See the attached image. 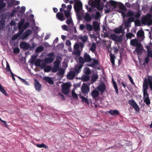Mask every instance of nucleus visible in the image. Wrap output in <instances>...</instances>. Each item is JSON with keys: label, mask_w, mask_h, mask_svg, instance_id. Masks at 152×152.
I'll return each instance as SVG.
<instances>
[{"label": "nucleus", "mask_w": 152, "mask_h": 152, "mask_svg": "<svg viewBox=\"0 0 152 152\" xmlns=\"http://www.w3.org/2000/svg\"><path fill=\"white\" fill-rule=\"evenodd\" d=\"M100 0H89L88 4L92 7H96L99 10H102L103 9V7L101 5Z\"/></svg>", "instance_id": "nucleus-1"}, {"label": "nucleus", "mask_w": 152, "mask_h": 152, "mask_svg": "<svg viewBox=\"0 0 152 152\" xmlns=\"http://www.w3.org/2000/svg\"><path fill=\"white\" fill-rule=\"evenodd\" d=\"M142 88L144 99H145L149 98V94L147 91V90L148 88V86L147 80L146 78H145L144 80Z\"/></svg>", "instance_id": "nucleus-2"}, {"label": "nucleus", "mask_w": 152, "mask_h": 152, "mask_svg": "<svg viewBox=\"0 0 152 152\" xmlns=\"http://www.w3.org/2000/svg\"><path fill=\"white\" fill-rule=\"evenodd\" d=\"M71 86L70 84L68 82L63 83L62 86V92L65 95L68 94L69 92Z\"/></svg>", "instance_id": "nucleus-3"}, {"label": "nucleus", "mask_w": 152, "mask_h": 152, "mask_svg": "<svg viewBox=\"0 0 152 152\" xmlns=\"http://www.w3.org/2000/svg\"><path fill=\"white\" fill-rule=\"evenodd\" d=\"M83 5L81 1L77 2L75 4L74 8L77 14L79 13L82 8Z\"/></svg>", "instance_id": "nucleus-4"}, {"label": "nucleus", "mask_w": 152, "mask_h": 152, "mask_svg": "<svg viewBox=\"0 0 152 152\" xmlns=\"http://www.w3.org/2000/svg\"><path fill=\"white\" fill-rule=\"evenodd\" d=\"M81 91L83 94H88L90 91L89 86L86 83H83L81 88Z\"/></svg>", "instance_id": "nucleus-5"}, {"label": "nucleus", "mask_w": 152, "mask_h": 152, "mask_svg": "<svg viewBox=\"0 0 152 152\" xmlns=\"http://www.w3.org/2000/svg\"><path fill=\"white\" fill-rule=\"evenodd\" d=\"M129 104L131 106H132L135 110L138 112L140 111V108L137 104L133 99H132L129 101Z\"/></svg>", "instance_id": "nucleus-6"}, {"label": "nucleus", "mask_w": 152, "mask_h": 152, "mask_svg": "<svg viewBox=\"0 0 152 152\" xmlns=\"http://www.w3.org/2000/svg\"><path fill=\"white\" fill-rule=\"evenodd\" d=\"M141 21L142 23H147L148 26L152 25V19L148 18L146 17H144L142 18Z\"/></svg>", "instance_id": "nucleus-7"}, {"label": "nucleus", "mask_w": 152, "mask_h": 152, "mask_svg": "<svg viewBox=\"0 0 152 152\" xmlns=\"http://www.w3.org/2000/svg\"><path fill=\"white\" fill-rule=\"evenodd\" d=\"M31 33L32 31L31 30H27L20 37V39H24L28 37Z\"/></svg>", "instance_id": "nucleus-8"}, {"label": "nucleus", "mask_w": 152, "mask_h": 152, "mask_svg": "<svg viewBox=\"0 0 152 152\" xmlns=\"http://www.w3.org/2000/svg\"><path fill=\"white\" fill-rule=\"evenodd\" d=\"M34 84L35 89L38 92H40L41 90L42 86L36 79L34 80Z\"/></svg>", "instance_id": "nucleus-9"}, {"label": "nucleus", "mask_w": 152, "mask_h": 152, "mask_svg": "<svg viewBox=\"0 0 152 152\" xmlns=\"http://www.w3.org/2000/svg\"><path fill=\"white\" fill-rule=\"evenodd\" d=\"M20 48L25 50H28L31 48L30 45L25 42H21L20 44Z\"/></svg>", "instance_id": "nucleus-10"}, {"label": "nucleus", "mask_w": 152, "mask_h": 152, "mask_svg": "<svg viewBox=\"0 0 152 152\" xmlns=\"http://www.w3.org/2000/svg\"><path fill=\"white\" fill-rule=\"evenodd\" d=\"M109 4H110L111 6H113L114 8L117 7L118 4L117 2L113 0H110L109 1L107 2L105 7H107V6L109 5Z\"/></svg>", "instance_id": "nucleus-11"}, {"label": "nucleus", "mask_w": 152, "mask_h": 152, "mask_svg": "<svg viewBox=\"0 0 152 152\" xmlns=\"http://www.w3.org/2000/svg\"><path fill=\"white\" fill-rule=\"evenodd\" d=\"M83 64H77L74 67L75 72L77 74L79 73L81 71V69L83 66Z\"/></svg>", "instance_id": "nucleus-12"}, {"label": "nucleus", "mask_w": 152, "mask_h": 152, "mask_svg": "<svg viewBox=\"0 0 152 152\" xmlns=\"http://www.w3.org/2000/svg\"><path fill=\"white\" fill-rule=\"evenodd\" d=\"M130 44L133 46L136 47L138 46H142L141 44L139 42L138 40L136 39H132L130 41Z\"/></svg>", "instance_id": "nucleus-13"}, {"label": "nucleus", "mask_w": 152, "mask_h": 152, "mask_svg": "<svg viewBox=\"0 0 152 152\" xmlns=\"http://www.w3.org/2000/svg\"><path fill=\"white\" fill-rule=\"evenodd\" d=\"M56 18L61 21H63L65 20V18H64L63 13L60 12H58L56 14Z\"/></svg>", "instance_id": "nucleus-14"}, {"label": "nucleus", "mask_w": 152, "mask_h": 152, "mask_svg": "<svg viewBox=\"0 0 152 152\" xmlns=\"http://www.w3.org/2000/svg\"><path fill=\"white\" fill-rule=\"evenodd\" d=\"M83 58L85 62H89L92 61V58L87 53H85L84 55Z\"/></svg>", "instance_id": "nucleus-15"}, {"label": "nucleus", "mask_w": 152, "mask_h": 152, "mask_svg": "<svg viewBox=\"0 0 152 152\" xmlns=\"http://www.w3.org/2000/svg\"><path fill=\"white\" fill-rule=\"evenodd\" d=\"M94 30L95 31H98L100 28V26L98 24V22L96 21H94L93 23Z\"/></svg>", "instance_id": "nucleus-16"}, {"label": "nucleus", "mask_w": 152, "mask_h": 152, "mask_svg": "<svg viewBox=\"0 0 152 152\" xmlns=\"http://www.w3.org/2000/svg\"><path fill=\"white\" fill-rule=\"evenodd\" d=\"M75 75L76 73L75 72L70 71L67 74V77L68 79L72 80L75 76Z\"/></svg>", "instance_id": "nucleus-17"}, {"label": "nucleus", "mask_w": 152, "mask_h": 152, "mask_svg": "<svg viewBox=\"0 0 152 152\" xmlns=\"http://www.w3.org/2000/svg\"><path fill=\"white\" fill-rule=\"evenodd\" d=\"M108 113L111 115L113 116H116L119 115V111L117 110H111L108 111Z\"/></svg>", "instance_id": "nucleus-18"}, {"label": "nucleus", "mask_w": 152, "mask_h": 152, "mask_svg": "<svg viewBox=\"0 0 152 152\" xmlns=\"http://www.w3.org/2000/svg\"><path fill=\"white\" fill-rule=\"evenodd\" d=\"M97 88L100 91L103 92L106 89L105 85L103 83H101L98 86Z\"/></svg>", "instance_id": "nucleus-19"}, {"label": "nucleus", "mask_w": 152, "mask_h": 152, "mask_svg": "<svg viewBox=\"0 0 152 152\" xmlns=\"http://www.w3.org/2000/svg\"><path fill=\"white\" fill-rule=\"evenodd\" d=\"M148 84L149 87L152 91V76L150 75L148 76L147 79Z\"/></svg>", "instance_id": "nucleus-20"}, {"label": "nucleus", "mask_w": 152, "mask_h": 152, "mask_svg": "<svg viewBox=\"0 0 152 152\" xmlns=\"http://www.w3.org/2000/svg\"><path fill=\"white\" fill-rule=\"evenodd\" d=\"M117 3L118 4L117 7H118L120 10L125 12L127 11V9L126 8L123 4L121 2L118 3L117 2Z\"/></svg>", "instance_id": "nucleus-21"}, {"label": "nucleus", "mask_w": 152, "mask_h": 152, "mask_svg": "<svg viewBox=\"0 0 152 152\" xmlns=\"http://www.w3.org/2000/svg\"><path fill=\"white\" fill-rule=\"evenodd\" d=\"M99 94V91L96 90H93L91 92V95L94 99L98 97Z\"/></svg>", "instance_id": "nucleus-22"}, {"label": "nucleus", "mask_w": 152, "mask_h": 152, "mask_svg": "<svg viewBox=\"0 0 152 152\" xmlns=\"http://www.w3.org/2000/svg\"><path fill=\"white\" fill-rule=\"evenodd\" d=\"M109 56L110 57V61L113 66H114L115 65V59L116 58L114 54H112L111 53L109 54Z\"/></svg>", "instance_id": "nucleus-23"}, {"label": "nucleus", "mask_w": 152, "mask_h": 152, "mask_svg": "<svg viewBox=\"0 0 152 152\" xmlns=\"http://www.w3.org/2000/svg\"><path fill=\"white\" fill-rule=\"evenodd\" d=\"M96 44L94 43H93L91 46L89 50L93 53H94L96 52Z\"/></svg>", "instance_id": "nucleus-24"}, {"label": "nucleus", "mask_w": 152, "mask_h": 152, "mask_svg": "<svg viewBox=\"0 0 152 152\" xmlns=\"http://www.w3.org/2000/svg\"><path fill=\"white\" fill-rule=\"evenodd\" d=\"M144 32L142 30H139L137 34V37H142L144 36Z\"/></svg>", "instance_id": "nucleus-25"}, {"label": "nucleus", "mask_w": 152, "mask_h": 152, "mask_svg": "<svg viewBox=\"0 0 152 152\" xmlns=\"http://www.w3.org/2000/svg\"><path fill=\"white\" fill-rule=\"evenodd\" d=\"M146 48L148 51V56L152 58V53L150 46L148 45L147 46Z\"/></svg>", "instance_id": "nucleus-26"}, {"label": "nucleus", "mask_w": 152, "mask_h": 152, "mask_svg": "<svg viewBox=\"0 0 152 152\" xmlns=\"http://www.w3.org/2000/svg\"><path fill=\"white\" fill-rule=\"evenodd\" d=\"M44 79L46 82L51 84H53V82L51 78L49 77H46L44 78Z\"/></svg>", "instance_id": "nucleus-27"}, {"label": "nucleus", "mask_w": 152, "mask_h": 152, "mask_svg": "<svg viewBox=\"0 0 152 152\" xmlns=\"http://www.w3.org/2000/svg\"><path fill=\"white\" fill-rule=\"evenodd\" d=\"M77 63H80V64H83V65L85 62L84 58L81 56H80L77 59Z\"/></svg>", "instance_id": "nucleus-28"}, {"label": "nucleus", "mask_w": 152, "mask_h": 152, "mask_svg": "<svg viewBox=\"0 0 152 152\" xmlns=\"http://www.w3.org/2000/svg\"><path fill=\"white\" fill-rule=\"evenodd\" d=\"M122 30V27L121 26H120L119 28H115L114 32L116 34H120Z\"/></svg>", "instance_id": "nucleus-29"}, {"label": "nucleus", "mask_w": 152, "mask_h": 152, "mask_svg": "<svg viewBox=\"0 0 152 152\" xmlns=\"http://www.w3.org/2000/svg\"><path fill=\"white\" fill-rule=\"evenodd\" d=\"M84 18L86 22L90 21L91 19V18L90 15L88 13H86L84 16Z\"/></svg>", "instance_id": "nucleus-30"}, {"label": "nucleus", "mask_w": 152, "mask_h": 152, "mask_svg": "<svg viewBox=\"0 0 152 152\" xmlns=\"http://www.w3.org/2000/svg\"><path fill=\"white\" fill-rule=\"evenodd\" d=\"M132 7L134 10H138L140 8V5L137 2L136 3L132 4Z\"/></svg>", "instance_id": "nucleus-31"}, {"label": "nucleus", "mask_w": 152, "mask_h": 152, "mask_svg": "<svg viewBox=\"0 0 152 152\" xmlns=\"http://www.w3.org/2000/svg\"><path fill=\"white\" fill-rule=\"evenodd\" d=\"M54 60L52 57H48L44 59V61L46 63H52Z\"/></svg>", "instance_id": "nucleus-32"}, {"label": "nucleus", "mask_w": 152, "mask_h": 152, "mask_svg": "<svg viewBox=\"0 0 152 152\" xmlns=\"http://www.w3.org/2000/svg\"><path fill=\"white\" fill-rule=\"evenodd\" d=\"M0 91L3 94L5 95L6 96H8V94L7 93L6 90L4 88V87L2 86L1 83H0Z\"/></svg>", "instance_id": "nucleus-33"}, {"label": "nucleus", "mask_w": 152, "mask_h": 152, "mask_svg": "<svg viewBox=\"0 0 152 152\" xmlns=\"http://www.w3.org/2000/svg\"><path fill=\"white\" fill-rule=\"evenodd\" d=\"M79 96L80 98L81 99L82 102H84L86 103H88V102L87 98L81 96V94H80L79 95Z\"/></svg>", "instance_id": "nucleus-34"}, {"label": "nucleus", "mask_w": 152, "mask_h": 152, "mask_svg": "<svg viewBox=\"0 0 152 152\" xmlns=\"http://www.w3.org/2000/svg\"><path fill=\"white\" fill-rule=\"evenodd\" d=\"M88 37L86 35L81 36L79 37L80 39L83 42H86L88 40Z\"/></svg>", "instance_id": "nucleus-35"}, {"label": "nucleus", "mask_w": 152, "mask_h": 152, "mask_svg": "<svg viewBox=\"0 0 152 152\" xmlns=\"http://www.w3.org/2000/svg\"><path fill=\"white\" fill-rule=\"evenodd\" d=\"M25 20L24 19H22L19 22L18 24V28L20 29L22 28L25 22Z\"/></svg>", "instance_id": "nucleus-36"}, {"label": "nucleus", "mask_w": 152, "mask_h": 152, "mask_svg": "<svg viewBox=\"0 0 152 152\" xmlns=\"http://www.w3.org/2000/svg\"><path fill=\"white\" fill-rule=\"evenodd\" d=\"M112 81H113V86L115 89V92L116 94H118V86L117 85L116 82L114 81L113 79H112Z\"/></svg>", "instance_id": "nucleus-37"}, {"label": "nucleus", "mask_w": 152, "mask_h": 152, "mask_svg": "<svg viewBox=\"0 0 152 152\" xmlns=\"http://www.w3.org/2000/svg\"><path fill=\"white\" fill-rule=\"evenodd\" d=\"M84 73L86 75H89L91 73V71L88 67H86L85 68Z\"/></svg>", "instance_id": "nucleus-38"}, {"label": "nucleus", "mask_w": 152, "mask_h": 152, "mask_svg": "<svg viewBox=\"0 0 152 152\" xmlns=\"http://www.w3.org/2000/svg\"><path fill=\"white\" fill-rule=\"evenodd\" d=\"M90 79V77L88 75H84L82 77V80L84 81H88Z\"/></svg>", "instance_id": "nucleus-39"}, {"label": "nucleus", "mask_w": 152, "mask_h": 152, "mask_svg": "<svg viewBox=\"0 0 152 152\" xmlns=\"http://www.w3.org/2000/svg\"><path fill=\"white\" fill-rule=\"evenodd\" d=\"M44 50V47L42 46H40L38 47L36 49V51L37 52H42Z\"/></svg>", "instance_id": "nucleus-40"}, {"label": "nucleus", "mask_w": 152, "mask_h": 152, "mask_svg": "<svg viewBox=\"0 0 152 152\" xmlns=\"http://www.w3.org/2000/svg\"><path fill=\"white\" fill-rule=\"evenodd\" d=\"M122 37L121 35L118 36L117 35L116 39L115 40V41L118 42H121L122 41Z\"/></svg>", "instance_id": "nucleus-41"}, {"label": "nucleus", "mask_w": 152, "mask_h": 152, "mask_svg": "<svg viewBox=\"0 0 152 152\" xmlns=\"http://www.w3.org/2000/svg\"><path fill=\"white\" fill-rule=\"evenodd\" d=\"M93 61V63L92 64V65L90 66H97L99 64V62L97 60H95L94 58L92 59Z\"/></svg>", "instance_id": "nucleus-42"}, {"label": "nucleus", "mask_w": 152, "mask_h": 152, "mask_svg": "<svg viewBox=\"0 0 152 152\" xmlns=\"http://www.w3.org/2000/svg\"><path fill=\"white\" fill-rule=\"evenodd\" d=\"M60 61L59 60H56L54 63V66L58 68H60L59 65L60 64Z\"/></svg>", "instance_id": "nucleus-43"}, {"label": "nucleus", "mask_w": 152, "mask_h": 152, "mask_svg": "<svg viewBox=\"0 0 152 152\" xmlns=\"http://www.w3.org/2000/svg\"><path fill=\"white\" fill-rule=\"evenodd\" d=\"M72 95L74 99H78V97L77 94L75 91L73 90L72 92Z\"/></svg>", "instance_id": "nucleus-44"}, {"label": "nucleus", "mask_w": 152, "mask_h": 152, "mask_svg": "<svg viewBox=\"0 0 152 152\" xmlns=\"http://www.w3.org/2000/svg\"><path fill=\"white\" fill-rule=\"evenodd\" d=\"M126 37L127 39H131L132 37H134V35L132 33L129 32L126 34Z\"/></svg>", "instance_id": "nucleus-45"}, {"label": "nucleus", "mask_w": 152, "mask_h": 152, "mask_svg": "<svg viewBox=\"0 0 152 152\" xmlns=\"http://www.w3.org/2000/svg\"><path fill=\"white\" fill-rule=\"evenodd\" d=\"M58 71L57 73V75H63L65 72L64 70L62 68H61L58 70Z\"/></svg>", "instance_id": "nucleus-46"}, {"label": "nucleus", "mask_w": 152, "mask_h": 152, "mask_svg": "<svg viewBox=\"0 0 152 152\" xmlns=\"http://www.w3.org/2000/svg\"><path fill=\"white\" fill-rule=\"evenodd\" d=\"M51 69V67L50 66H46L44 69V71L45 72H48Z\"/></svg>", "instance_id": "nucleus-47"}, {"label": "nucleus", "mask_w": 152, "mask_h": 152, "mask_svg": "<svg viewBox=\"0 0 152 152\" xmlns=\"http://www.w3.org/2000/svg\"><path fill=\"white\" fill-rule=\"evenodd\" d=\"M36 145L37 147L40 148H48L47 146H46L45 144L43 143L41 144H36Z\"/></svg>", "instance_id": "nucleus-48"}, {"label": "nucleus", "mask_w": 152, "mask_h": 152, "mask_svg": "<svg viewBox=\"0 0 152 152\" xmlns=\"http://www.w3.org/2000/svg\"><path fill=\"white\" fill-rule=\"evenodd\" d=\"M86 29L88 31H90L93 30V27L91 25L89 24H87L86 25Z\"/></svg>", "instance_id": "nucleus-49"}, {"label": "nucleus", "mask_w": 152, "mask_h": 152, "mask_svg": "<svg viewBox=\"0 0 152 152\" xmlns=\"http://www.w3.org/2000/svg\"><path fill=\"white\" fill-rule=\"evenodd\" d=\"M34 64L36 66H40L41 64V60L39 59H37L35 61Z\"/></svg>", "instance_id": "nucleus-50"}, {"label": "nucleus", "mask_w": 152, "mask_h": 152, "mask_svg": "<svg viewBox=\"0 0 152 152\" xmlns=\"http://www.w3.org/2000/svg\"><path fill=\"white\" fill-rule=\"evenodd\" d=\"M134 15V13L131 11H128L126 14L127 17H133Z\"/></svg>", "instance_id": "nucleus-51"}, {"label": "nucleus", "mask_w": 152, "mask_h": 152, "mask_svg": "<svg viewBox=\"0 0 152 152\" xmlns=\"http://www.w3.org/2000/svg\"><path fill=\"white\" fill-rule=\"evenodd\" d=\"M65 15L66 18H68L70 15V12L69 11L64 10Z\"/></svg>", "instance_id": "nucleus-52"}, {"label": "nucleus", "mask_w": 152, "mask_h": 152, "mask_svg": "<svg viewBox=\"0 0 152 152\" xmlns=\"http://www.w3.org/2000/svg\"><path fill=\"white\" fill-rule=\"evenodd\" d=\"M21 36L20 34L18 33L17 34H15L14 35H13L12 38V40H14L16 39H17L18 37H20Z\"/></svg>", "instance_id": "nucleus-53"}, {"label": "nucleus", "mask_w": 152, "mask_h": 152, "mask_svg": "<svg viewBox=\"0 0 152 152\" xmlns=\"http://www.w3.org/2000/svg\"><path fill=\"white\" fill-rule=\"evenodd\" d=\"M98 76L97 75H94L91 77V80L94 82H95L98 79Z\"/></svg>", "instance_id": "nucleus-54"}, {"label": "nucleus", "mask_w": 152, "mask_h": 152, "mask_svg": "<svg viewBox=\"0 0 152 152\" xmlns=\"http://www.w3.org/2000/svg\"><path fill=\"white\" fill-rule=\"evenodd\" d=\"M15 0H12L10 2L7 3V6L9 7H11L14 5V1Z\"/></svg>", "instance_id": "nucleus-55"}, {"label": "nucleus", "mask_w": 152, "mask_h": 152, "mask_svg": "<svg viewBox=\"0 0 152 152\" xmlns=\"http://www.w3.org/2000/svg\"><path fill=\"white\" fill-rule=\"evenodd\" d=\"M68 19L66 21V23L68 25H70L73 23L71 17L70 18H67Z\"/></svg>", "instance_id": "nucleus-56"}, {"label": "nucleus", "mask_w": 152, "mask_h": 152, "mask_svg": "<svg viewBox=\"0 0 152 152\" xmlns=\"http://www.w3.org/2000/svg\"><path fill=\"white\" fill-rule=\"evenodd\" d=\"M26 8L24 6H22L19 12L21 14H23L25 12Z\"/></svg>", "instance_id": "nucleus-57"}, {"label": "nucleus", "mask_w": 152, "mask_h": 152, "mask_svg": "<svg viewBox=\"0 0 152 152\" xmlns=\"http://www.w3.org/2000/svg\"><path fill=\"white\" fill-rule=\"evenodd\" d=\"M59 69V68L54 66L52 69L51 70L52 72L53 73H55Z\"/></svg>", "instance_id": "nucleus-58"}, {"label": "nucleus", "mask_w": 152, "mask_h": 152, "mask_svg": "<svg viewBox=\"0 0 152 152\" xmlns=\"http://www.w3.org/2000/svg\"><path fill=\"white\" fill-rule=\"evenodd\" d=\"M144 102L148 105H149L151 104L149 98L144 99Z\"/></svg>", "instance_id": "nucleus-59"}, {"label": "nucleus", "mask_w": 152, "mask_h": 152, "mask_svg": "<svg viewBox=\"0 0 152 152\" xmlns=\"http://www.w3.org/2000/svg\"><path fill=\"white\" fill-rule=\"evenodd\" d=\"M117 35L114 34H112L110 35V38L113 41L116 39Z\"/></svg>", "instance_id": "nucleus-60"}, {"label": "nucleus", "mask_w": 152, "mask_h": 152, "mask_svg": "<svg viewBox=\"0 0 152 152\" xmlns=\"http://www.w3.org/2000/svg\"><path fill=\"white\" fill-rule=\"evenodd\" d=\"M36 58L37 57L35 55H33V56H32L31 57V59L30 61V63H34L35 62Z\"/></svg>", "instance_id": "nucleus-61"}, {"label": "nucleus", "mask_w": 152, "mask_h": 152, "mask_svg": "<svg viewBox=\"0 0 152 152\" xmlns=\"http://www.w3.org/2000/svg\"><path fill=\"white\" fill-rule=\"evenodd\" d=\"M141 46H138L136 47L135 50L138 54L141 53V50L140 49V48Z\"/></svg>", "instance_id": "nucleus-62"}, {"label": "nucleus", "mask_w": 152, "mask_h": 152, "mask_svg": "<svg viewBox=\"0 0 152 152\" xmlns=\"http://www.w3.org/2000/svg\"><path fill=\"white\" fill-rule=\"evenodd\" d=\"M100 14L99 12H96L95 13V20H98V18L100 17Z\"/></svg>", "instance_id": "nucleus-63"}, {"label": "nucleus", "mask_w": 152, "mask_h": 152, "mask_svg": "<svg viewBox=\"0 0 152 152\" xmlns=\"http://www.w3.org/2000/svg\"><path fill=\"white\" fill-rule=\"evenodd\" d=\"M128 20H127L128 22L131 23L134 21V17H129Z\"/></svg>", "instance_id": "nucleus-64"}]
</instances>
